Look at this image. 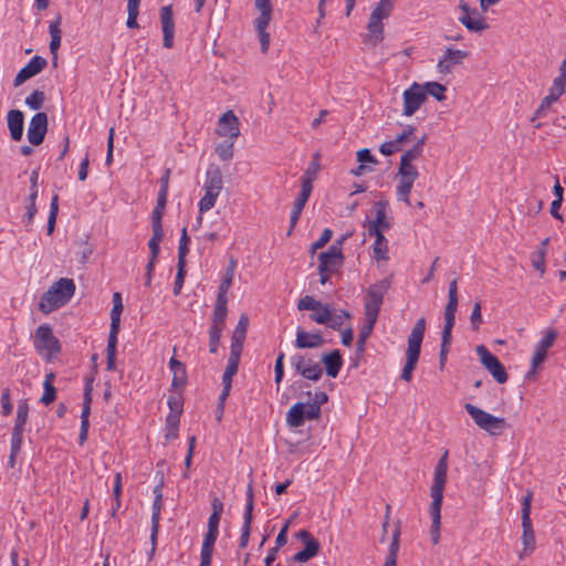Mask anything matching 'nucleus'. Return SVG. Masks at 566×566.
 Returning <instances> with one entry per match:
<instances>
[{
	"instance_id": "1",
	"label": "nucleus",
	"mask_w": 566,
	"mask_h": 566,
	"mask_svg": "<svg viewBox=\"0 0 566 566\" xmlns=\"http://www.w3.org/2000/svg\"><path fill=\"white\" fill-rule=\"evenodd\" d=\"M447 472H448V451L446 450L442 457L439 459L436 468H434V479L433 484L430 489V495L432 497V502L429 507V512L432 520L431 525V537L433 544H437L440 536V526H441V506L443 501V490L447 483Z\"/></svg>"
},
{
	"instance_id": "2",
	"label": "nucleus",
	"mask_w": 566,
	"mask_h": 566,
	"mask_svg": "<svg viewBox=\"0 0 566 566\" xmlns=\"http://www.w3.org/2000/svg\"><path fill=\"white\" fill-rule=\"evenodd\" d=\"M75 283L72 279L61 277L45 293L39 303V310L44 314L64 306L75 293Z\"/></svg>"
},
{
	"instance_id": "3",
	"label": "nucleus",
	"mask_w": 566,
	"mask_h": 566,
	"mask_svg": "<svg viewBox=\"0 0 566 566\" xmlns=\"http://www.w3.org/2000/svg\"><path fill=\"white\" fill-rule=\"evenodd\" d=\"M426 331V319L423 317L419 318L412 329L410 335L408 336V348L406 352V364L403 366L401 373V379L407 382L412 380V373L417 366L419 360L421 344L423 340Z\"/></svg>"
},
{
	"instance_id": "4",
	"label": "nucleus",
	"mask_w": 566,
	"mask_h": 566,
	"mask_svg": "<svg viewBox=\"0 0 566 566\" xmlns=\"http://www.w3.org/2000/svg\"><path fill=\"white\" fill-rule=\"evenodd\" d=\"M395 0H379L371 11L367 24L368 33L364 35V42L376 48L384 40L382 20L387 19L394 9Z\"/></svg>"
},
{
	"instance_id": "5",
	"label": "nucleus",
	"mask_w": 566,
	"mask_h": 566,
	"mask_svg": "<svg viewBox=\"0 0 566 566\" xmlns=\"http://www.w3.org/2000/svg\"><path fill=\"white\" fill-rule=\"evenodd\" d=\"M222 185L223 177L220 167L214 164L209 165L203 185L206 193L198 203L200 213H205L214 207L222 190Z\"/></svg>"
},
{
	"instance_id": "6",
	"label": "nucleus",
	"mask_w": 566,
	"mask_h": 566,
	"mask_svg": "<svg viewBox=\"0 0 566 566\" xmlns=\"http://www.w3.org/2000/svg\"><path fill=\"white\" fill-rule=\"evenodd\" d=\"M464 409L480 429L492 436L500 434L509 427L504 418L495 417L472 403H465Z\"/></svg>"
},
{
	"instance_id": "7",
	"label": "nucleus",
	"mask_w": 566,
	"mask_h": 566,
	"mask_svg": "<svg viewBox=\"0 0 566 566\" xmlns=\"http://www.w3.org/2000/svg\"><path fill=\"white\" fill-rule=\"evenodd\" d=\"M33 345L35 350L48 361H51L52 357L61 352L60 340L48 324H42L36 328Z\"/></svg>"
},
{
	"instance_id": "8",
	"label": "nucleus",
	"mask_w": 566,
	"mask_h": 566,
	"mask_svg": "<svg viewBox=\"0 0 566 566\" xmlns=\"http://www.w3.org/2000/svg\"><path fill=\"white\" fill-rule=\"evenodd\" d=\"M272 0H254V7L260 14L254 20V28L258 32L261 51L266 53L270 48V33L266 31L273 13Z\"/></svg>"
},
{
	"instance_id": "9",
	"label": "nucleus",
	"mask_w": 566,
	"mask_h": 566,
	"mask_svg": "<svg viewBox=\"0 0 566 566\" xmlns=\"http://www.w3.org/2000/svg\"><path fill=\"white\" fill-rule=\"evenodd\" d=\"M390 277H386L368 287L364 303L365 316L378 318L384 296L390 289Z\"/></svg>"
},
{
	"instance_id": "10",
	"label": "nucleus",
	"mask_w": 566,
	"mask_h": 566,
	"mask_svg": "<svg viewBox=\"0 0 566 566\" xmlns=\"http://www.w3.org/2000/svg\"><path fill=\"white\" fill-rule=\"evenodd\" d=\"M291 364L295 371L304 379L318 381L323 376L321 361L314 360L310 354H296L291 357Z\"/></svg>"
},
{
	"instance_id": "11",
	"label": "nucleus",
	"mask_w": 566,
	"mask_h": 566,
	"mask_svg": "<svg viewBox=\"0 0 566 566\" xmlns=\"http://www.w3.org/2000/svg\"><path fill=\"white\" fill-rule=\"evenodd\" d=\"M156 478L158 479L157 484L154 488V502L151 507V532L150 542L153 551L157 545V536L159 532L160 512L163 507V488H164V473L157 472Z\"/></svg>"
},
{
	"instance_id": "12",
	"label": "nucleus",
	"mask_w": 566,
	"mask_h": 566,
	"mask_svg": "<svg viewBox=\"0 0 566 566\" xmlns=\"http://www.w3.org/2000/svg\"><path fill=\"white\" fill-rule=\"evenodd\" d=\"M476 354L480 357L481 364L485 367V369L489 370V373L499 384H504L507 381L509 375L503 364L484 345H479L476 347Z\"/></svg>"
},
{
	"instance_id": "13",
	"label": "nucleus",
	"mask_w": 566,
	"mask_h": 566,
	"mask_svg": "<svg viewBox=\"0 0 566 566\" xmlns=\"http://www.w3.org/2000/svg\"><path fill=\"white\" fill-rule=\"evenodd\" d=\"M532 500L533 492L527 490L522 499V541L525 549H533L535 546V534L531 520Z\"/></svg>"
},
{
	"instance_id": "14",
	"label": "nucleus",
	"mask_w": 566,
	"mask_h": 566,
	"mask_svg": "<svg viewBox=\"0 0 566 566\" xmlns=\"http://www.w3.org/2000/svg\"><path fill=\"white\" fill-rule=\"evenodd\" d=\"M398 176L397 197L410 206L409 195L415 180L419 177V172L413 165H399Z\"/></svg>"
},
{
	"instance_id": "15",
	"label": "nucleus",
	"mask_w": 566,
	"mask_h": 566,
	"mask_svg": "<svg viewBox=\"0 0 566 566\" xmlns=\"http://www.w3.org/2000/svg\"><path fill=\"white\" fill-rule=\"evenodd\" d=\"M459 9L462 14L459 17V21L471 32H482L489 29V24L485 18L478 11V9H471L469 3L464 0H460Z\"/></svg>"
},
{
	"instance_id": "16",
	"label": "nucleus",
	"mask_w": 566,
	"mask_h": 566,
	"mask_svg": "<svg viewBox=\"0 0 566 566\" xmlns=\"http://www.w3.org/2000/svg\"><path fill=\"white\" fill-rule=\"evenodd\" d=\"M423 87L421 84L412 83L403 94V111L402 114L407 117L412 116L421 105L427 101L426 92H422Z\"/></svg>"
},
{
	"instance_id": "17",
	"label": "nucleus",
	"mask_w": 566,
	"mask_h": 566,
	"mask_svg": "<svg viewBox=\"0 0 566 566\" xmlns=\"http://www.w3.org/2000/svg\"><path fill=\"white\" fill-rule=\"evenodd\" d=\"M48 132V115L44 112H38L30 119L27 137L31 145L39 146L43 143Z\"/></svg>"
},
{
	"instance_id": "18",
	"label": "nucleus",
	"mask_w": 566,
	"mask_h": 566,
	"mask_svg": "<svg viewBox=\"0 0 566 566\" xmlns=\"http://www.w3.org/2000/svg\"><path fill=\"white\" fill-rule=\"evenodd\" d=\"M253 510H254V495H253V486L252 482L249 483L248 490H247V504H245V511L243 516V526H242V533L240 536V548H245L249 544V538L251 534V525L253 521Z\"/></svg>"
},
{
	"instance_id": "19",
	"label": "nucleus",
	"mask_w": 566,
	"mask_h": 566,
	"mask_svg": "<svg viewBox=\"0 0 566 566\" xmlns=\"http://www.w3.org/2000/svg\"><path fill=\"white\" fill-rule=\"evenodd\" d=\"M468 51H462L459 49L448 48L444 51L443 56L438 61L437 70L441 74H450L452 69L457 65H460L464 59L469 56Z\"/></svg>"
},
{
	"instance_id": "20",
	"label": "nucleus",
	"mask_w": 566,
	"mask_h": 566,
	"mask_svg": "<svg viewBox=\"0 0 566 566\" xmlns=\"http://www.w3.org/2000/svg\"><path fill=\"white\" fill-rule=\"evenodd\" d=\"M48 65V61L40 56H33L30 62L23 66L14 77L13 85L15 87L22 85L24 82L42 72Z\"/></svg>"
},
{
	"instance_id": "21",
	"label": "nucleus",
	"mask_w": 566,
	"mask_h": 566,
	"mask_svg": "<svg viewBox=\"0 0 566 566\" xmlns=\"http://www.w3.org/2000/svg\"><path fill=\"white\" fill-rule=\"evenodd\" d=\"M160 22L164 33L163 44L167 49L174 46L175 21L171 6H165L160 9Z\"/></svg>"
},
{
	"instance_id": "22",
	"label": "nucleus",
	"mask_w": 566,
	"mask_h": 566,
	"mask_svg": "<svg viewBox=\"0 0 566 566\" xmlns=\"http://www.w3.org/2000/svg\"><path fill=\"white\" fill-rule=\"evenodd\" d=\"M388 207L387 201H376L374 203V210H375V219L373 221H368L367 224V231H374V232H382L390 229L391 223L387 219L386 210Z\"/></svg>"
},
{
	"instance_id": "23",
	"label": "nucleus",
	"mask_w": 566,
	"mask_h": 566,
	"mask_svg": "<svg viewBox=\"0 0 566 566\" xmlns=\"http://www.w3.org/2000/svg\"><path fill=\"white\" fill-rule=\"evenodd\" d=\"M318 273H319V282L321 284H325L328 282L331 276L338 271V269L343 265L344 261L337 258H332L328 254H318Z\"/></svg>"
},
{
	"instance_id": "24",
	"label": "nucleus",
	"mask_w": 566,
	"mask_h": 566,
	"mask_svg": "<svg viewBox=\"0 0 566 566\" xmlns=\"http://www.w3.org/2000/svg\"><path fill=\"white\" fill-rule=\"evenodd\" d=\"M557 338V332L547 329L545 336L536 344L533 355L534 366H539L547 357V349L552 347Z\"/></svg>"
},
{
	"instance_id": "25",
	"label": "nucleus",
	"mask_w": 566,
	"mask_h": 566,
	"mask_svg": "<svg viewBox=\"0 0 566 566\" xmlns=\"http://www.w3.org/2000/svg\"><path fill=\"white\" fill-rule=\"evenodd\" d=\"M219 135L234 139L240 135L239 119L232 111L226 112L219 119Z\"/></svg>"
},
{
	"instance_id": "26",
	"label": "nucleus",
	"mask_w": 566,
	"mask_h": 566,
	"mask_svg": "<svg viewBox=\"0 0 566 566\" xmlns=\"http://www.w3.org/2000/svg\"><path fill=\"white\" fill-rule=\"evenodd\" d=\"M7 125L11 139L20 142L23 136L24 114L20 109H10L7 114Z\"/></svg>"
},
{
	"instance_id": "27",
	"label": "nucleus",
	"mask_w": 566,
	"mask_h": 566,
	"mask_svg": "<svg viewBox=\"0 0 566 566\" xmlns=\"http://www.w3.org/2000/svg\"><path fill=\"white\" fill-rule=\"evenodd\" d=\"M248 326L249 317L245 313H242L231 336L230 350L242 353L243 344L247 337Z\"/></svg>"
},
{
	"instance_id": "28",
	"label": "nucleus",
	"mask_w": 566,
	"mask_h": 566,
	"mask_svg": "<svg viewBox=\"0 0 566 566\" xmlns=\"http://www.w3.org/2000/svg\"><path fill=\"white\" fill-rule=\"evenodd\" d=\"M294 344L298 349L318 348L325 344V339L321 333H308L304 329H298Z\"/></svg>"
},
{
	"instance_id": "29",
	"label": "nucleus",
	"mask_w": 566,
	"mask_h": 566,
	"mask_svg": "<svg viewBox=\"0 0 566 566\" xmlns=\"http://www.w3.org/2000/svg\"><path fill=\"white\" fill-rule=\"evenodd\" d=\"M311 193H312V190H310L307 187L301 188V191H300L297 198L295 199V201L293 203L292 211H291L290 229L287 231V235L292 234L296 223L300 220L301 213H302L304 206L307 202Z\"/></svg>"
},
{
	"instance_id": "30",
	"label": "nucleus",
	"mask_w": 566,
	"mask_h": 566,
	"mask_svg": "<svg viewBox=\"0 0 566 566\" xmlns=\"http://www.w3.org/2000/svg\"><path fill=\"white\" fill-rule=\"evenodd\" d=\"M29 417V403L20 400L17 408V417L11 433L12 440H23V430Z\"/></svg>"
},
{
	"instance_id": "31",
	"label": "nucleus",
	"mask_w": 566,
	"mask_h": 566,
	"mask_svg": "<svg viewBox=\"0 0 566 566\" xmlns=\"http://www.w3.org/2000/svg\"><path fill=\"white\" fill-rule=\"evenodd\" d=\"M321 363L325 366L326 375L336 378L343 367V357L339 349L322 355Z\"/></svg>"
},
{
	"instance_id": "32",
	"label": "nucleus",
	"mask_w": 566,
	"mask_h": 566,
	"mask_svg": "<svg viewBox=\"0 0 566 566\" xmlns=\"http://www.w3.org/2000/svg\"><path fill=\"white\" fill-rule=\"evenodd\" d=\"M218 535H219V531H211V530L207 531L205 538H203L202 547H201L199 566H210L211 565L212 554H213L214 544L218 538Z\"/></svg>"
},
{
	"instance_id": "33",
	"label": "nucleus",
	"mask_w": 566,
	"mask_h": 566,
	"mask_svg": "<svg viewBox=\"0 0 566 566\" xmlns=\"http://www.w3.org/2000/svg\"><path fill=\"white\" fill-rule=\"evenodd\" d=\"M458 280L453 279L449 283L448 303L444 308V321L455 322V313L458 310Z\"/></svg>"
},
{
	"instance_id": "34",
	"label": "nucleus",
	"mask_w": 566,
	"mask_h": 566,
	"mask_svg": "<svg viewBox=\"0 0 566 566\" xmlns=\"http://www.w3.org/2000/svg\"><path fill=\"white\" fill-rule=\"evenodd\" d=\"M369 237H375L373 245L374 258L377 261H386L388 256V241L382 232L367 231Z\"/></svg>"
},
{
	"instance_id": "35",
	"label": "nucleus",
	"mask_w": 566,
	"mask_h": 566,
	"mask_svg": "<svg viewBox=\"0 0 566 566\" xmlns=\"http://www.w3.org/2000/svg\"><path fill=\"white\" fill-rule=\"evenodd\" d=\"M455 322L452 321H444V326L442 331V339H441V347L439 353V359H440V366L443 367L444 363L447 360V355L449 353L451 339H452V328L454 326Z\"/></svg>"
},
{
	"instance_id": "36",
	"label": "nucleus",
	"mask_w": 566,
	"mask_h": 566,
	"mask_svg": "<svg viewBox=\"0 0 566 566\" xmlns=\"http://www.w3.org/2000/svg\"><path fill=\"white\" fill-rule=\"evenodd\" d=\"M62 15L59 13L54 21L50 23L49 32L51 36L50 51L52 54H56L61 46L62 31H61Z\"/></svg>"
},
{
	"instance_id": "37",
	"label": "nucleus",
	"mask_w": 566,
	"mask_h": 566,
	"mask_svg": "<svg viewBox=\"0 0 566 566\" xmlns=\"http://www.w3.org/2000/svg\"><path fill=\"white\" fill-rule=\"evenodd\" d=\"M427 135H423L410 149L406 150L400 158V165H412V161L421 157L426 145Z\"/></svg>"
},
{
	"instance_id": "38",
	"label": "nucleus",
	"mask_w": 566,
	"mask_h": 566,
	"mask_svg": "<svg viewBox=\"0 0 566 566\" xmlns=\"http://www.w3.org/2000/svg\"><path fill=\"white\" fill-rule=\"evenodd\" d=\"M319 169V154L316 153L302 177V187H307L310 190H313V181L317 178Z\"/></svg>"
},
{
	"instance_id": "39",
	"label": "nucleus",
	"mask_w": 566,
	"mask_h": 566,
	"mask_svg": "<svg viewBox=\"0 0 566 566\" xmlns=\"http://www.w3.org/2000/svg\"><path fill=\"white\" fill-rule=\"evenodd\" d=\"M228 298L218 297L213 310L212 321L210 325L224 327L228 315Z\"/></svg>"
},
{
	"instance_id": "40",
	"label": "nucleus",
	"mask_w": 566,
	"mask_h": 566,
	"mask_svg": "<svg viewBox=\"0 0 566 566\" xmlns=\"http://www.w3.org/2000/svg\"><path fill=\"white\" fill-rule=\"evenodd\" d=\"M304 402L294 403L286 413V423L292 428L304 424Z\"/></svg>"
},
{
	"instance_id": "41",
	"label": "nucleus",
	"mask_w": 566,
	"mask_h": 566,
	"mask_svg": "<svg viewBox=\"0 0 566 566\" xmlns=\"http://www.w3.org/2000/svg\"><path fill=\"white\" fill-rule=\"evenodd\" d=\"M297 537L304 544V551L315 557L319 553V542L306 530H301L297 533Z\"/></svg>"
},
{
	"instance_id": "42",
	"label": "nucleus",
	"mask_w": 566,
	"mask_h": 566,
	"mask_svg": "<svg viewBox=\"0 0 566 566\" xmlns=\"http://www.w3.org/2000/svg\"><path fill=\"white\" fill-rule=\"evenodd\" d=\"M212 513L208 520V530L219 531V524L223 512V503L219 497H214L211 502Z\"/></svg>"
},
{
	"instance_id": "43",
	"label": "nucleus",
	"mask_w": 566,
	"mask_h": 566,
	"mask_svg": "<svg viewBox=\"0 0 566 566\" xmlns=\"http://www.w3.org/2000/svg\"><path fill=\"white\" fill-rule=\"evenodd\" d=\"M376 323L377 318L365 316V324L360 328L357 339V352L365 350V343L370 336Z\"/></svg>"
},
{
	"instance_id": "44",
	"label": "nucleus",
	"mask_w": 566,
	"mask_h": 566,
	"mask_svg": "<svg viewBox=\"0 0 566 566\" xmlns=\"http://www.w3.org/2000/svg\"><path fill=\"white\" fill-rule=\"evenodd\" d=\"M422 92H426V96L431 95L439 102H442L447 98V87L438 82H427L422 85Z\"/></svg>"
},
{
	"instance_id": "45",
	"label": "nucleus",
	"mask_w": 566,
	"mask_h": 566,
	"mask_svg": "<svg viewBox=\"0 0 566 566\" xmlns=\"http://www.w3.org/2000/svg\"><path fill=\"white\" fill-rule=\"evenodd\" d=\"M142 0H127V21L126 25L129 29H136L139 27L137 18L139 14V6Z\"/></svg>"
},
{
	"instance_id": "46",
	"label": "nucleus",
	"mask_w": 566,
	"mask_h": 566,
	"mask_svg": "<svg viewBox=\"0 0 566 566\" xmlns=\"http://www.w3.org/2000/svg\"><path fill=\"white\" fill-rule=\"evenodd\" d=\"M90 415H91V406H83L82 412H81V428H80V434H78V442L80 444H84V442L87 440L88 436V428H90Z\"/></svg>"
},
{
	"instance_id": "47",
	"label": "nucleus",
	"mask_w": 566,
	"mask_h": 566,
	"mask_svg": "<svg viewBox=\"0 0 566 566\" xmlns=\"http://www.w3.org/2000/svg\"><path fill=\"white\" fill-rule=\"evenodd\" d=\"M165 237L164 229H153V235L148 241V248L150 250V256H153V261H156L159 252H160V242Z\"/></svg>"
},
{
	"instance_id": "48",
	"label": "nucleus",
	"mask_w": 566,
	"mask_h": 566,
	"mask_svg": "<svg viewBox=\"0 0 566 566\" xmlns=\"http://www.w3.org/2000/svg\"><path fill=\"white\" fill-rule=\"evenodd\" d=\"M123 305L114 304L111 311V327L108 337H117L120 326Z\"/></svg>"
},
{
	"instance_id": "49",
	"label": "nucleus",
	"mask_w": 566,
	"mask_h": 566,
	"mask_svg": "<svg viewBox=\"0 0 566 566\" xmlns=\"http://www.w3.org/2000/svg\"><path fill=\"white\" fill-rule=\"evenodd\" d=\"M45 102V94L43 91L34 90L29 96H27L24 103L33 111H39L43 107Z\"/></svg>"
},
{
	"instance_id": "50",
	"label": "nucleus",
	"mask_w": 566,
	"mask_h": 566,
	"mask_svg": "<svg viewBox=\"0 0 566 566\" xmlns=\"http://www.w3.org/2000/svg\"><path fill=\"white\" fill-rule=\"evenodd\" d=\"M310 318L317 324H327L331 319V307L328 304L321 303V307L313 311Z\"/></svg>"
},
{
	"instance_id": "51",
	"label": "nucleus",
	"mask_w": 566,
	"mask_h": 566,
	"mask_svg": "<svg viewBox=\"0 0 566 566\" xmlns=\"http://www.w3.org/2000/svg\"><path fill=\"white\" fill-rule=\"evenodd\" d=\"M59 212V195H53L50 203V213L48 219V234H52L56 223V217Z\"/></svg>"
},
{
	"instance_id": "52",
	"label": "nucleus",
	"mask_w": 566,
	"mask_h": 566,
	"mask_svg": "<svg viewBox=\"0 0 566 566\" xmlns=\"http://www.w3.org/2000/svg\"><path fill=\"white\" fill-rule=\"evenodd\" d=\"M116 346H117V337H108L107 339V370H114L116 365Z\"/></svg>"
},
{
	"instance_id": "53",
	"label": "nucleus",
	"mask_w": 566,
	"mask_h": 566,
	"mask_svg": "<svg viewBox=\"0 0 566 566\" xmlns=\"http://www.w3.org/2000/svg\"><path fill=\"white\" fill-rule=\"evenodd\" d=\"M232 378H233V376L227 375V374L223 373V376H222L223 388H222L221 394L219 396V403H218V407H219L221 412H222V410L224 408V402H226L227 398L230 395V390H231V387H232Z\"/></svg>"
},
{
	"instance_id": "54",
	"label": "nucleus",
	"mask_w": 566,
	"mask_h": 566,
	"mask_svg": "<svg viewBox=\"0 0 566 566\" xmlns=\"http://www.w3.org/2000/svg\"><path fill=\"white\" fill-rule=\"evenodd\" d=\"M216 154L221 160H230L233 157V142L223 140L216 147Z\"/></svg>"
},
{
	"instance_id": "55",
	"label": "nucleus",
	"mask_w": 566,
	"mask_h": 566,
	"mask_svg": "<svg viewBox=\"0 0 566 566\" xmlns=\"http://www.w3.org/2000/svg\"><path fill=\"white\" fill-rule=\"evenodd\" d=\"M348 318H350V314L347 311L342 310L339 313L335 314L331 312V319L327 322V325L334 331H339L344 321Z\"/></svg>"
},
{
	"instance_id": "56",
	"label": "nucleus",
	"mask_w": 566,
	"mask_h": 566,
	"mask_svg": "<svg viewBox=\"0 0 566 566\" xmlns=\"http://www.w3.org/2000/svg\"><path fill=\"white\" fill-rule=\"evenodd\" d=\"M233 275H234V273H231V270H226V273H224V275L221 280V283L218 287V295H217L218 297L228 298L227 294H228L229 289L232 285Z\"/></svg>"
},
{
	"instance_id": "57",
	"label": "nucleus",
	"mask_w": 566,
	"mask_h": 566,
	"mask_svg": "<svg viewBox=\"0 0 566 566\" xmlns=\"http://www.w3.org/2000/svg\"><path fill=\"white\" fill-rule=\"evenodd\" d=\"M241 353L230 350L224 374L234 376L238 373Z\"/></svg>"
},
{
	"instance_id": "58",
	"label": "nucleus",
	"mask_w": 566,
	"mask_h": 566,
	"mask_svg": "<svg viewBox=\"0 0 566 566\" xmlns=\"http://www.w3.org/2000/svg\"><path fill=\"white\" fill-rule=\"evenodd\" d=\"M171 389H182L187 385V369L186 367L180 370L172 371Z\"/></svg>"
},
{
	"instance_id": "59",
	"label": "nucleus",
	"mask_w": 566,
	"mask_h": 566,
	"mask_svg": "<svg viewBox=\"0 0 566 566\" xmlns=\"http://www.w3.org/2000/svg\"><path fill=\"white\" fill-rule=\"evenodd\" d=\"M321 307V302L316 301L314 297L310 295H305L297 303L298 311H316V308Z\"/></svg>"
},
{
	"instance_id": "60",
	"label": "nucleus",
	"mask_w": 566,
	"mask_h": 566,
	"mask_svg": "<svg viewBox=\"0 0 566 566\" xmlns=\"http://www.w3.org/2000/svg\"><path fill=\"white\" fill-rule=\"evenodd\" d=\"M284 358L285 354L283 352H280L274 365V380L276 385L279 386L284 377Z\"/></svg>"
},
{
	"instance_id": "61",
	"label": "nucleus",
	"mask_w": 566,
	"mask_h": 566,
	"mask_svg": "<svg viewBox=\"0 0 566 566\" xmlns=\"http://www.w3.org/2000/svg\"><path fill=\"white\" fill-rule=\"evenodd\" d=\"M401 527L400 522L398 521L395 527V531L391 536V543L389 545L388 555L398 556L399 551V542H400Z\"/></svg>"
},
{
	"instance_id": "62",
	"label": "nucleus",
	"mask_w": 566,
	"mask_h": 566,
	"mask_svg": "<svg viewBox=\"0 0 566 566\" xmlns=\"http://www.w3.org/2000/svg\"><path fill=\"white\" fill-rule=\"evenodd\" d=\"M402 149V146L400 145V143L397 140V138L392 139V140H389V142H385L380 145L379 147V151L385 155V156H390L392 154H395L396 151H399Z\"/></svg>"
},
{
	"instance_id": "63",
	"label": "nucleus",
	"mask_w": 566,
	"mask_h": 566,
	"mask_svg": "<svg viewBox=\"0 0 566 566\" xmlns=\"http://www.w3.org/2000/svg\"><path fill=\"white\" fill-rule=\"evenodd\" d=\"M56 399V388L54 385H43V395L40 402L44 406L51 405Z\"/></svg>"
},
{
	"instance_id": "64",
	"label": "nucleus",
	"mask_w": 566,
	"mask_h": 566,
	"mask_svg": "<svg viewBox=\"0 0 566 566\" xmlns=\"http://www.w3.org/2000/svg\"><path fill=\"white\" fill-rule=\"evenodd\" d=\"M481 304L476 302L470 315V323L473 331H478L482 324Z\"/></svg>"
}]
</instances>
